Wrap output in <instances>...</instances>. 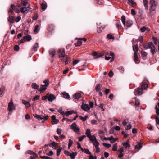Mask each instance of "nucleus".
Masks as SVG:
<instances>
[{
	"label": "nucleus",
	"mask_w": 159,
	"mask_h": 159,
	"mask_svg": "<svg viewBox=\"0 0 159 159\" xmlns=\"http://www.w3.org/2000/svg\"><path fill=\"white\" fill-rule=\"evenodd\" d=\"M143 3L145 7V9L148 10V6L147 0H143Z\"/></svg>",
	"instance_id": "15"
},
{
	"label": "nucleus",
	"mask_w": 159,
	"mask_h": 159,
	"mask_svg": "<svg viewBox=\"0 0 159 159\" xmlns=\"http://www.w3.org/2000/svg\"><path fill=\"white\" fill-rule=\"evenodd\" d=\"M21 17L19 16H18L15 19V21L16 22H19L21 20Z\"/></svg>",
	"instance_id": "59"
},
{
	"label": "nucleus",
	"mask_w": 159,
	"mask_h": 159,
	"mask_svg": "<svg viewBox=\"0 0 159 159\" xmlns=\"http://www.w3.org/2000/svg\"><path fill=\"white\" fill-rule=\"evenodd\" d=\"M57 53L59 54V57L63 58L65 56V52L64 49L62 48H59L57 51Z\"/></svg>",
	"instance_id": "5"
},
{
	"label": "nucleus",
	"mask_w": 159,
	"mask_h": 159,
	"mask_svg": "<svg viewBox=\"0 0 159 159\" xmlns=\"http://www.w3.org/2000/svg\"><path fill=\"white\" fill-rule=\"evenodd\" d=\"M49 53L50 55H52V57H53L55 54V51L54 50H50L49 51Z\"/></svg>",
	"instance_id": "32"
},
{
	"label": "nucleus",
	"mask_w": 159,
	"mask_h": 159,
	"mask_svg": "<svg viewBox=\"0 0 159 159\" xmlns=\"http://www.w3.org/2000/svg\"><path fill=\"white\" fill-rule=\"evenodd\" d=\"M131 127L132 126L131 124L130 123H129L127 126L125 128V129L126 130H129L131 129Z\"/></svg>",
	"instance_id": "45"
},
{
	"label": "nucleus",
	"mask_w": 159,
	"mask_h": 159,
	"mask_svg": "<svg viewBox=\"0 0 159 159\" xmlns=\"http://www.w3.org/2000/svg\"><path fill=\"white\" fill-rule=\"evenodd\" d=\"M26 153H28L30 155H33L35 156H37V154L35 153L31 150H28L26 151Z\"/></svg>",
	"instance_id": "27"
},
{
	"label": "nucleus",
	"mask_w": 159,
	"mask_h": 159,
	"mask_svg": "<svg viewBox=\"0 0 159 159\" xmlns=\"http://www.w3.org/2000/svg\"><path fill=\"white\" fill-rule=\"evenodd\" d=\"M22 103L25 105L26 108L30 107V104L29 102H27L24 100H22Z\"/></svg>",
	"instance_id": "13"
},
{
	"label": "nucleus",
	"mask_w": 159,
	"mask_h": 159,
	"mask_svg": "<svg viewBox=\"0 0 159 159\" xmlns=\"http://www.w3.org/2000/svg\"><path fill=\"white\" fill-rule=\"evenodd\" d=\"M8 21L11 23H13L14 22V17L9 16L8 19Z\"/></svg>",
	"instance_id": "16"
},
{
	"label": "nucleus",
	"mask_w": 159,
	"mask_h": 159,
	"mask_svg": "<svg viewBox=\"0 0 159 159\" xmlns=\"http://www.w3.org/2000/svg\"><path fill=\"white\" fill-rule=\"evenodd\" d=\"M55 98L56 97L53 94H48V101L52 102Z\"/></svg>",
	"instance_id": "9"
},
{
	"label": "nucleus",
	"mask_w": 159,
	"mask_h": 159,
	"mask_svg": "<svg viewBox=\"0 0 159 159\" xmlns=\"http://www.w3.org/2000/svg\"><path fill=\"white\" fill-rule=\"evenodd\" d=\"M88 138L91 142L93 143V145L95 144L97 142H98L95 135L91 136Z\"/></svg>",
	"instance_id": "7"
},
{
	"label": "nucleus",
	"mask_w": 159,
	"mask_h": 159,
	"mask_svg": "<svg viewBox=\"0 0 159 159\" xmlns=\"http://www.w3.org/2000/svg\"><path fill=\"white\" fill-rule=\"evenodd\" d=\"M80 61V60H74L73 61V65H75L78 63Z\"/></svg>",
	"instance_id": "54"
},
{
	"label": "nucleus",
	"mask_w": 159,
	"mask_h": 159,
	"mask_svg": "<svg viewBox=\"0 0 159 159\" xmlns=\"http://www.w3.org/2000/svg\"><path fill=\"white\" fill-rule=\"evenodd\" d=\"M46 155L49 156L52 155H53V152L52 151L50 150L49 152L46 154Z\"/></svg>",
	"instance_id": "63"
},
{
	"label": "nucleus",
	"mask_w": 159,
	"mask_h": 159,
	"mask_svg": "<svg viewBox=\"0 0 159 159\" xmlns=\"http://www.w3.org/2000/svg\"><path fill=\"white\" fill-rule=\"evenodd\" d=\"M62 94L63 95V97L65 98L68 99L69 98L70 96L69 94L66 92H63L62 93Z\"/></svg>",
	"instance_id": "18"
},
{
	"label": "nucleus",
	"mask_w": 159,
	"mask_h": 159,
	"mask_svg": "<svg viewBox=\"0 0 159 159\" xmlns=\"http://www.w3.org/2000/svg\"><path fill=\"white\" fill-rule=\"evenodd\" d=\"M134 61L135 63L138 61V58L136 52L134 53Z\"/></svg>",
	"instance_id": "29"
},
{
	"label": "nucleus",
	"mask_w": 159,
	"mask_h": 159,
	"mask_svg": "<svg viewBox=\"0 0 159 159\" xmlns=\"http://www.w3.org/2000/svg\"><path fill=\"white\" fill-rule=\"evenodd\" d=\"M106 55H107L109 56H111L112 57V58H113V57L115 56L114 53L112 52L111 51L109 54H107L106 53Z\"/></svg>",
	"instance_id": "52"
},
{
	"label": "nucleus",
	"mask_w": 159,
	"mask_h": 159,
	"mask_svg": "<svg viewBox=\"0 0 159 159\" xmlns=\"http://www.w3.org/2000/svg\"><path fill=\"white\" fill-rule=\"evenodd\" d=\"M47 86L45 85H42V87L40 89H38V90L40 91H43L46 89Z\"/></svg>",
	"instance_id": "23"
},
{
	"label": "nucleus",
	"mask_w": 159,
	"mask_h": 159,
	"mask_svg": "<svg viewBox=\"0 0 159 159\" xmlns=\"http://www.w3.org/2000/svg\"><path fill=\"white\" fill-rule=\"evenodd\" d=\"M141 55L143 57H145L147 55V53L145 52L142 51L141 52Z\"/></svg>",
	"instance_id": "51"
},
{
	"label": "nucleus",
	"mask_w": 159,
	"mask_h": 159,
	"mask_svg": "<svg viewBox=\"0 0 159 159\" xmlns=\"http://www.w3.org/2000/svg\"><path fill=\"white\" fill-rule=\"evenodd\" d=\"M82 42L78 40L77 42L75 43V46H79L82 44Z\"/></svg>",
	"instance_id": "44"
},
{
	"label": "nucleus",
	"mask_w": 159,
	"mask_h": 159,
	"mask_svg": "<svg viewBox=\"0 0 159 159\" xmlns=\"http://www.w3.org/2000/svg\"><path fill=\"white\" fill-rule=\"evenodd\" d=\"M77 154V153L76 152H73L72 153H70V157L71 159H74Z\"/></svg>",
	"instance_id": "28"
},
{
	"label": "nucleus",
	"mask_w": 159,
	"mask_h": 159,
	"mask_svg": "<svg viewBox=\"0 0 159 159\" xmlns=\"http://www.w3.org/2000/svg\"><path fill=\"white\" fill-rule=\"evenodd\" d=\"M81 94L79 93H75L73 95V97L75 99H78L81 97Z\"/></svg>",
	"instance_id": "14"
},
{
	"label": "nucleus",
	"mask_w": 159,
	"mask_h": 159,
	"mask_svg": "<svg viewBox=\"0 0 159 159\" xmlns=\"http://www.w3.org/2000/svg\"><path fill=\"white\" fill-rule=\"evenodd\" d=\"M104 55V54L103 53H100L99 55H98L97 57H94L93 59H97L98 58L101 57L103 56Z\"/></svg>",
	"instance_id": "40"
},
{
	"label": "nucleus",
	"mask_w": 159,
	"mask_h": 159,
	"mask_svg": "<svg viewBox=\"0 0 159 159\" xmlns=\"http://www.w3.org/2000/svg\"><path fill=\"white\" fill-rule=\"evenodd\" d=\"M103 145L106 148H109L111 147V145L110 144H107L106 143H103Z\"/></svg>",
	"instance_id": "58"
},
{
	"label": "nucleus",
	"mask_w": 159,
	"mask_h": 159,
	"mask_svg": "<svg viewBox=\"0 0 159 159\" xmlns=\"http://www.w3.org/2000/svg\"><path fill=\"white\" fill-rule=\"evenodd\" d=\"M40 157L41 158L45 159H52V158L48 157L47 156H40Z\"/></svg>",
	"instance_id": "56"
},
{
	"label": "nucleus",
	"mask_w": 159,
	"mask_h": 159,
	"mask_svg": "<svg viewBox=\"0 0 159 159\" xmlns=\"http://www.w3.org/2000/svg\"><path fill=\"white\" fill-rule=\"evenodd\" d=\"M133 49L134 53L138 51V45L136 44L133 47Z\"/></svg>",
	"instance_id": "26"
},
{
	"label": "nucleus",
	"mask_w": 159,
	"mask_h": 159,
	"mask_svg": "<svg viewBox=\"0 0 159 159\" xmlns=\"http://www.w3.org/2000/svg\"><path fill=\"white\" fill-rule=\"evenodd\" d=\"M73 143L72 141L70 139H69L68 148H70Z\"/></svg>",
	"instance_id": "42"
},
{
	"label": "nucleus",
	"mask_w": 159,
	"mask_h": 159,
	"mask_svg": "<svg viewBox=\"0 0 159 159\" xmlns=\"http://www.w3.org/2000/svg\"><path fill=\"white\" fill-rule=\"evenodd\" d=\"M115 25L117 29H119L121 28V25L120 21H117L116 24Z\"/></svg>",
	"instance_id": "30"
},
{
	"label": "nucleus",
	"mask_w": 159,
	"mask_h": 159,
	"mask_svg": "<svg viewBox=\"0 0 159 159\" xmlns=\"http://www.w3.org/2000/svg\"><path fill=\"white\" fill-rule=\"evenodd\" d=\"M155 48V46L153 43L152 42H149V48L151 49Z\"/></svg>",
	"instance_id": "35"
},
{
	"label": "nucleus",
	"mask_w": 159,
	"mask_h": 159,
	"mask_svg": "<svg viewBox=\"0 0 159 159\" xmlns=\"http://www.w3.org/2000/svg\"><path fill=\"white\" fill-rule=\"evenodd\" d=\"M87 137L88 138L91 136L90 130L89 129H87L86 132L85 133Z\"/></svg>",
	"instance_id": "24"
},
{
	"label": "nucleus",
	"mask_w": 159,
	"mask_h": 159,
	"mask_svg": "<svg viewBox=\"0 0 159 159\" xmlns=\"http://www.w3.org/2000/svg\"><path fill=\"white\" fill-rule=\"evenodd\" d=\"M138 40L141 43H142L143 42V36H140L139 37Z\"/></svg>",
	"instance_id": "60"
},
{
	"label": "nucleus",
	"mask_w": 159,
	"mask_h": 159,
	"mask_svg": "<svg viewBox=\"0 0 159 159\" xmlns=\"http://www.w3.org/2000/svg\"><path fill=\"white\" fill-rule=\"evenodd\" d=\"M49 31L52 32L54 29V26L53 25H50L49 26Z\"/></svg>",
	"instance_id": "38"
},
{
	"label": "nucleus",
	"mask_w": 159,
	"mask_h": 159,
	"mask_svg": "<svg viewBox=\"0 0 159 159\" xmlns=\"http://www.w3.org/2000/svg\"><path fill=\"white\" fill-rule=\"evenodd\" d=\"M150 7L149 8V10H152L155 11L156 8V5L155 3V1L154 0H150Z\"/></svg>",
	"instance_id": "4"
},
{
	"label": "nucleus",
	"mask_w": 159,
	"mask_h": 159,
	"mask_svg": "<svg viewBox=\"0 0 159 159\" xmlns=\"http://www.w3.org/2000/svg\"><path fill=\"white\" fill-rule=\"evenodd\" d=\"M52 118V124H55L59 122L58 119L56 118V116L55 115H52L51 116Z\"/></svg>",
	"instance_id": "11"
},
{
	"label": "nucleus",
	"mask_w": 159,
	"mask_h": 159,
	"mask_svg": "<svg viewBox=\"0 0 159 159\" xmlns=\"http://www.w3.org/2000/svg\"><path fill=\"white\" fill-rule=\"evenodd\" d=\"M99 144L98 143V142H97L94 145L95 146L96 149V152L97 153H98L100 151V149L98 147V146H99Z\"/></svg>",
	"instance_id": "17"
},
{
	"label": "nucleus",
	"mask_w": 159,
	"mask_h": 159,
	"mask_svg": "<svg viewBox=\"0 0 159 159\" xmlns=\"http://www.w3.org/2000/svg\"><path fill=\"white\" fill-rule=\"evenodd\" d=\"M80 119L83 121H85L87 119V118L88 117V116H85L84 117H82V116H80Z\"/></svg>",
	"instance_id": "47"
},
{
	"label": "nucleus",
	"mask_w": 159,
	"mask_h": 159,
	"mask_svg": "<svg viewBox=\"0 0 159 159\" xmlns=\"http://www.w3.org/2000/svg\"><path fill=\"white\" fill-rule=\"evenodd\" d=\"M70 129H72L75 133L78 134L80 131V129L77 127V125L75 123H73L72 125H70Z\"/></svg>",
	"instance_id": "3"
},
{
	"label": "nucleus",
	"mask_w": 159,
	"mask_h": 159,
	"mask_svg": "<svg viewBox=\"0 0 159 159\" xmlns=\"http://www.w3.org/2000/svg\"><path fill=\"white\" fill-rule=\"evenodd\" d=\"M151 51L152 52V54L153 55L156 52V49L155 48H152L151 49Z\"/></svg>",
	"instance_id": "55"
},
{
	"label": "nucleus",
	"mask_w": 159,
	"mask_h": 159,
	"mask_svg": "<svg viewBox=\"0 0 159 159\" xmlns=\"http://www.w3.org/2000/svg\"><path fill=\"white\" fill-rule=\"evenodd\" d=\"M128 1L129 4L131 6H133L136 4V3L133 0H129Z\"/></svg>",
	"instance_id": "41"
},
{
	"label": "nucleus",
	"mask_w": 159,
	"mask_h": 159,
	"mask_svg": "<svg viewBox=\"0 0 159 159\" xmlns=\"http://www.w3.org/2000/svg\"><path fill=\"white\" fill-rule=\"evenodd\" d=\"M41 6L42 9L43 10H45L47 7V5L44 3L41 4Z\"/></svg>",
	"instance_id": "36"
},
{
	"label": "nucleus",
	"mask_w": 159,
	"mask_h": 159,
	"mask_svg": "<svg viewBox=\"0 0 159 159\" xmlns=\"http://www.w3.org/2000/svg\"><path fill=\"white\" fill-rule=\"evenodd\" d=\"M62 149L61 148H60L58 149H57V156H59L60 155V153Z\"/></svg>",
	"instance_id": "46"
},
{
	"label": "nucleus",
	"mask_w": 159,
	"mask_h": 159,
	"mask_svg": "<svg viewBox=\"0 0 159 159\" xmlns=\"http://www.w3.org/2000/svg\"><path fill=\"white\" fill-rule=\"evenodd\" d=\"M24 39L25 40V41H29L32 39L30 35L24 36Z\"/></svg>",
	"instance_id": "20"
},
{
	"label": "nucleus",
	"mask_w": 159,
	"mask_h": 159,
	"mask_svg": "<svg viewBox=\"0 0 159 159\" xmlns=\"http://www.w3.org/2000/svg\"><path fill=\"white\" fill-rule=\"evenodd\" d=\"M148 87V85L147 83L143 82L141 85V88L143 90L146 89Z\"/></svg>",
	"instance_id": "21"
},
{
	"label": "nucleus",
	"mask_w": 159,
	"mask_h": 159,
	"mask_svg": "<svg viewBox=\"0 0 159 159\" xmlns=\"http://www.w3.org/2000/svg\"><path fill=\"white\" fill-rule=\"evenodd\" d=\"M82 108L86 111H88L90 109V107L88 104H82L81 105Z\"/></svg>",
	"instance_id": "10"
},
{
	"label": "nucleus",
	"mask_w": 159,
	"mask_h": 159,
	"mask_svg": "<svg viewBox=\"0 0 159 159\" xmlns=\"http://www.w3.org/2000/svg\"><path fill=\"white\" fill-rule=\"evenodd\" d=\"M8 109L9 111H12L15 109V107L12 101H10L8 104Z\"/></svg>",
	"instance_id": "8"
},
{
	"label": "nucleus",
	"mask_w": 159,
	"mask_h": 159,
	"mask_svg": "<svg viewBox=\"0 0 159 159\" xmlns=\"http://www.w3.org/2000/svg\"><path fill=\"white\" fill-rule=\"evenodd\" d=\"M51 145L52 146V148L55 149H56L57 147V143L54 142H53L52 143H50V145Z\"/></svg>",
	"instance_id": "22"
},
{
	"label": "nucleus",
	"mask_w": 159,
	"mask_h": 159,
	"mask_svg": "<svg viewBox=\"0 0 159 159\" xmlns=\"http://www.w3.org/2000/svg\"><path fill=\"white\" fill-rule=\"evenodd\" d=\"M156 109V114L159 115V102L157 104V105H156L155 107Z\"/></svg>",
	"instance_id": "31"
},
{
	"label": "nucleus",
	"mask_w": 159,
	"mask_h": 159,
	"mask_svg": "<svg viewBox=\"0 0 159 159\" xmlns=\"http://www.w3.org/2000/svg\"><path fill=\"white\" fill-rule=\"evenodd\" d=\"M121 20L125 27L126 28L130 27L133 24V22L131 20H127L125 22V17L124 16H123L121 17Z\"/></svg>",
	"instance_id": "1"
},
{
	"label": "nucleus",
	"mask_w": 159,
	"mask_h": 159,
	"mask_svg": "<svg viewBox=\"0 0 159 159\" xmlns=\"http://www.w3.org/2000/svg\"><path fill=\"white\" fill-rule=\"evenodd\" d=\"M113 139V136H111L109 137H104V140H109L111 141V140H112Z\"/></svg>",
	"instance_id": "48"
},
{
	"label": "nucleus",
	"mask_w": 159,
	"mask_h": 159,
	"mask_svg": "<svg viewBox=\"0 0 159 159\" xmlns=\"http://www.w3.org/2000/svg\"><path fill=\"white\" fill-rule=\"evenodd\" d=\"M156 121L157 124L159 125V117L157 116L156 117Z\"/></svg>",
	"instance_id": "64"
},
{
	"label": "nucleus",
	"mask_w": 159,
	"mask_h": 159,
	"mask_svg": "<svg viewBox=\"0 0 159 159\" xmlns=\"http://www.w3.org/2000/svg\"><path fill=\"white\" fill-rule=\"evenodd\" d=\"M33 89H37L39 87V86L36 83H34L32 84L31 85Z\"/></svg>",
	"instance_id": "33"
},
{
	"label": "nucleus",
	"mask_w": 159,
	"mask_h": 159,
	"mask_svg": "<svg viewBox=\"0 0 159 159\" xmlns=\"http://www.w3.org/2000/svg\"><path fill=\"white\" fill-rule=\"evenodd\" d=\"M143 47L146 49L149 48V43L147 44L144 43L143 44Z\"/></svg>",
	"instance_id": "57"
},
{
	"label": "nucleus",
	"mask_w": 159,
	"mask_h": 159,
	"mask_svg": "<svg viewBox=\"0 0 159 159\" xmlns=\"http://www.w3.org/2000/svg\"><path fill=\"white\" fill-rule=\"evenodd\" d=\"M142 147V144L139 143H138L135 146V148L136 149H138L139 150H140Z\"/></svg>",
	"instance_id": "25"
},
{
	"label": "nucleus",
	"mask_w": 159,
	"mask_h": 159,
	"mask_svg": "<svg viewBox=\"0 0 159 159\" xmlns=\"http://www.w3.org/2000/svg\"><path fill=\"white\" fill-rule=\"evenodd\" d=\"M134 98L135 100V105H138L139 104V102L137 98L136 97H134Z\"/></svg>",
	"instance_id": "50"
},
{
	"label": "nucleus",
	"mask_w": 159,
	"mask_h": 159,
	"mask_svg": "<svg viewBox=\"0 0 159 159\" xmlns=\"http://www.w3.org/2000/svg\"><path fill=\"white\" fill-rule=\"evenodd\" d=\"M73 113H75V112L71 111H68L65 113V115L67 116H69Z\"/></svg>",
	"instance_id": "43"
},
{
	"label": "nucleus",
	"mask_w": 159,
	"mask_h": 159,
	"mask_svg": "<svg viewBox=\"0 0 159 159\" xmlns=\"http://www.w3.org/2000/svg\"><path fill=\"white\" fill-rule=\"evenodd\" d=\"M122 144L125 149H127L128 148H129L130 147V145L129 144V141L128 140L123 143Z\"/></svg>",
	"instance_id": "12"
},
{
	"label": "nucleus",
	"mask_w": 159,
	"mask_h": 159,
	"mask_svg": "<svg viewBox=\"0 0 159 159\" xmlns=\"http://www.w3.org/2000/svg\"><path fill=\"white\" fill-rule=\"evenodd\" d=\"M31 8H30L29 6H27V7H21L20 9V11L22 13H26L31 11L30 9Z\"/></svg>",
	"instance_id": "6"
},
{
	"label": "nucleus",
	"mask_w": 159,
	"mask_h": 159,
	"mask_svg": "<svg viewBox=\"0 0 159 159\" xmlns=\"http://www.w3.org/2000/svg\"><path fill=\"white\" fill-rule=\"evenodd\" d=\"M38 43H36L35 44L32 48L33 50L36 51L37 50L38 48Z\"/></svg>",
	"instance_id": "34"
},
{
	"label": "nucleus",
	"mask_w": 159,
	"mask_h": 159,
	"mask_svg": "<svg viewBox=\"0 0 159 159\" xmlns=\"http://www.w3.org/2000/svg\"><path fill=\"white\" fill-rule=\"evenodd\" d=\"M117 147H118V146H117V144L115 143L113 146L112 150L113 151H117Z\"/></svg>",
	"instance_id": "39"
},
{
	"label": "nucleus",
	"mask_w": 159,
	"mask_h": 159,
	"mask_svg": "<svg viewBox=\"0 0 159 159\" xmlns=\"http://www.w3.org/2000/svg\"><path fill=\"white\" fill-rule=\"evenodd\" d=\"M89 159H97L96 156H94L93 155L91 154L90 155Z\"/></svg>",
	"instance_id": "61"
},
{
	"label": "nucleus",
	"mask_w": 159,
	"mask_h": 159,
	"mask_svg": "<svg viewBox=\"0 0 159 159\" xmlns=\"http://www.w3.org/2000/svg\"><path fill=\"white\" fill-rule=\"evenodd\" d=\"M84 152L85 153L87 154H89L90 155L91 154V153L89 150L85 149V148H84Z\"/></svg>",
	"instance_id": "49"
},
{
	"label": "nucleus",
	"mask_w": 159,
	"mask_h": 159,
	"mask_svg": "<svg viewBox=\"0 0 159 159\" xmlns=\"http://www.w3.org/2000/svg\"><path fill=\"white\" fill-rule=\"evenodd\" d=\"M102 87V86L100 84H98L97 85L95 88V90L96 92H98L99 90H100L101 88Z\"/></svg>",
	"instance_id": "37"
},
{
	"label": "nucleus",
	"mask_w": 159,
	"mask_h": 159,
	"mask_svg": "<svg viewBox=\"0 0 159 159\" xmlns=\"http://www.w3.org/2000/svg\"><path fill=\"white\" fill-rule=\"evenodd\" d=\"M34 116L35 118L38 120H42V123H43L48 118V116L47 115L44 116L43 115H38L35 114H34Z\"/></svg>",
	"instance_id": "2"
},
{
	"label": "nucleus",
	"mask_w": 159,
	"mask_h": 159,
	"mask_svg": "<svg viewBox=\"0 0 159 159\" xmlns=\"http://www.w3.org/2000/svg\"><path fill=\"white\" fill-rule=\"evenodd\" d=\"M143 89L141 88H138L136 90V93L138 95H140L143 93Z\"/></svg>",
	"instance_id": "19"
},
{
	"label": "nucleus",
	"mask_w": 159,
	"mask_h": 159,
	"mask_svg": "<svg viewBox=\"0 0 159 159\" xmlns=\"http://www.w3.org/2000/svg\"><path fill=\"white\" fill-rule=\"evenodd\" d=\"M86 137V136L85 135H83L81 136L80 137H78V138L79 139V141L80 142H81L82 141L83 139L84 138Z\"/></svg>",
	"instance_id": "53"
},
{
	"label": "nucleus",
	"mask_w": 159,
	"mask_h": 159,
	"mask_svg": "<svg viewBox=\"0 0 159 159\" xmlns=\"http://www.w3.org/2000/svg\"><path fill=\"white\" fill-rule=\"evenodd\" d=\"M40 96L39 95H36L33 98V100L35 101L36 100L39 99V98Z\"/></svg>",
	"instance_id": "62"
}]
</instances>
